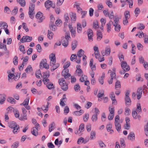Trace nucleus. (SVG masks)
<instances>
[{
    "label": "nucleus",
    "mask_w": 148,
    "mask_h": 148,
    "mask_svg": "<svg viewBox=\"0 0 148 148\" xmlns=\"http://www.w3.org/2000/svg\"><path fill=\"white\" fill-rule=\"evenodd\" d=\"M8 80L10 82H12V79H13L15 76V75L13 73H10L8 75Z\"/></svg>",
    "instance_id": "31"
},
{
    "label": "nucleus",
    "mask_w": 148,
    "mask_h": 148,
    "mask_svg": "<svg viewBox=\"0 0 148 148\" xmlns=\"http://www.w3.org/2000/svg\"><path fill=\"white\" fill-rule=\"evenodd\" d=\"M35 75L36 77L38 78H40L42 77L41 72L40 70H39L36 72Z\"/></svg>",
    "instance_id": "43"
},
{
    "label": "nucleus",
    "mask_w": 148,
    "mask_h": 148,
    "mask_svg": "<svg viewBox=\"0 0 148 148\" xmlns=\"http://www.w3.org/2000/svg\"><path fill=\"white\" fill-rule=\"evenodd\" d=\"M114 124L116 129L118 132H119L121 129V125L119 122H114Z\"/></svg>",
    "instance_id": "20"
},
{
    "label": "nucleus",
    "mask_w": 148,
    "mask_h": 148,
    "mask_svg": "<svg viewBox=\"0 0 148 148\" xmlns=\"http://www.w3.org/2000/svg\"><path fill=\"white\" fill-rule=\"evenodd\" d=\"M77 44V42L76 41H74L72 42V49L74 50L76 47Z\"/></svg>",
    "instance_id": "36"
},
{
    "label": "nucleus",
    "mask_w": 148,
    "mask_h": 148,
    "mask_svg": "<svg viewBox=\"0 0 148 148\" xmlns=\"http://www.w3.org/2000/svg\"><path fill=\"white\" fill-rule=\"evenodd\" d=\"M105 77V74L103 73L101 76V77H99L98 80L99 83L101 85H102L103 84V79Z\"/></svg>",
    "instance_id": "24"
},
{
    "label": "nucleus",
    "mask_w": 148,
    "mask_h": 148,
    "mask_svg": "<svg viewBox=\"0 0 148 148\" xmlns=\"http://www.w3.org/2000/svg\"><path fill=\"white\" fill-rule=\"evenodd\" d=\"M19 49L23 53H25V47L23 45H21L20 46Z\"/></svg>",
    "instance_id": "63"
},
{
    "label": "nucleus",
    "mask_w": 148,
    "mask_h": 148,
    "mask_svg": "<svg viewBox=\"0 0 148 148\" xmlns=\"http://www.w3.org/2000/svg\"><path fill=\"white\" fill-rule=\"evenodd\" d=\"M94 50L95 51L94 54L96 58H98L100 56V53L99 51L98 48L96 46L94 47Z\"/></svg>",
    "instance_id": "12"
},
{
    "label": "nucleus",
    "mask_w": 148,
    "mask_h": 148,
    "mask_svg": "<svg viewBox=\"0 0 148 148\" xmlns=\"http://www.w3.org/2000/svg\"><path fill=\"white\" fill-rule=\"evenodd\" d=\"M137 46L139 50L140 51L142 50L143 46L140 43H138L137 44Z\"/></svg>",
    "instance_id": "62"
},
{
    "label": "nucleus",
    "mask_w": 148,
    "mask_h": 148,
    "mask_svg": "<svg viewBox=\"0 0 148 148\" xmlns=\"http://www.w3.org/2000/svg\"><path fill=\"white\" fill-rule=\"evenodd\" d=\"M143 37L144 38V42L145 43H148V35L146 34H143Z\"/></svg>",
    "instance_id": "60"
},
{
    "label": "nucleus",
    "mask_w": 148,
    "mask_h": 148,
    "mask_svg": "<svg viewBox=\"0 0 148 148\" xmlns=\"http://www.w3.org/2000/svg\"><path fill=\"white\" fill-rule=\"evenodd\" d=\"M121 66L123 69H126V71H128L130 70V68L129 66H127L126 62H121Z\"/></svg>",
    "instance_id": "10"
},
{
    "label": "nucleus",
    "mask_w": 148,
    "mask_h": 148,
    "mask_svg": "<svg viewBox=\"0 0 148 148\" xmlns=\"http://www.w3.org/2000/svg\"><path fill=\"white\" fill-rule=\"evenodd\" d=\"M128 139L131 140L133 141L134 140L135 134L133 132H131L127 137Z\"/></svg>",
    "instance_id": "21"
},
{
    "label": "nucleus",
    "mask_w": 148,
    "mask_h": 148,
    "mask_svg": "<svg viewBox=\"0 0 148 148\" xmlns=\"http://www.w3.org/2000/svg\"><path fill=\"white\" fill-rule=\"evenodd\" d=\"M35 5L33 4H31L29 7V11L28 12L32 13L34 9Z\"/></svg>",
    "instance_id": "41"
},
{
    "label": "nucleus",
    "mask_w": 148,
    "mask_h": 148,
    "mask_svg": "<svg viewBox=\"0 0 148 148\" xmlns=\"http://www.w3.org/2000/svg\"><path fill=\"white\" fill-rule=\"evenodd\" d=\"M74 89L76 92H78L80 90V87L79 84L76 85L74 86Z\"/></svg>",
    "instance_id": "61"
},
{
    "label": "nucleus",
    "mask_w": 148,
    "mask_h": 148,
    "mask_svg": "<svg viewBox=\"0 0 148 148\" xmlns=\"http://www.w3.org/2000/svg\"><path fill=\"white\" fill-rule=\"evenodd\" d=\"M64 18L65 21V22L64 23V24L66 23H68L70 21V18L68 14L66 13L64 14Z\"/></svg>",
    "instance_id": "32"
},
{
    "label": "nucleus",
    "mask_w": 148,
    "mask_h": 148,
    "mask_svg": "<svg viewBox=\"0 0 148 148\" xmlns=\"http://www.w3.org/2000/svg\"><path fill=\"white\" fill-rule=\"evenodd\" d=\"M0 104L1 105L4 103L6 99V95L5 94L0 95Z\"/></svg>",
    "instance_id": "17"
},
{
    "label": "nucleus",
    "mask_w": 148,
    "mask_h": 148,
    "mask_svg": "<svg viewBox=\"0 0 148 148\" xmlns=\"http://www.w3.org/2000/svg\"><path fill=\"white\" fill-rule=\"evenodd\" d=\"M40 66H43V68H45L47 69H49V66L47 63V60L46 59H42L40 63Z\"/></svg>",
    "instance_id": "6"
},
{
    "label": "nucleus",
    "mask_w": 148,
    "mask_h": 148,
    "mask_svg": "<svg viewBox=\"0 0 148 148\" xmlns=\"http://www.w3.org/2000/svg\"><path fill=\"white\" fill-rule=\"evenodd\" d=\"M113 26H115L114 29L115 31L118 32L120 31L121 28V26L120 25L118 24Z\"/></svg>",
    "instance_id": "59"
},
{
    "label": "nucleus",
    "mask_w": 148,
    "mask_h": 148,
    "mask_svg": "<svg viewBox=\"0 0 148 148\" xmlns=\"http://www.w3.org/2000/svg\"><path fill=\"white\" fill-rule=\"evenodd\" d=\"M51 66H52L51 68V71H53L59 66V64L58 63L56 64L55 63V64H52Z\"/></svg>",
    "instance_id": "37"
},
{
    "label": "nucleus",
    "mask_w": 148,
    "mask_h": 148,
    "mask_svg": "<svg viewBox=\"0 0 148 148\" xmlns=\"http://www.w3.org/2000/svg\"><path fill=\"white\" fill-rule=\"evenodd\" d=\"M98 143L100 147L101 148H105V147L106 145L101 140L99 141H98Z\"/></svg>",
    "instance_id": "46"
},
{
    "label": "nucleus",
    "mask_w": 148,
    "mask_h": 148,
    "mask_svg": "<svg viewBox=\"0 0 148 148\" xmlns=\"http://www.w3.org/2000/svg\"><path fill=\"white\" fill-rule=\"evenodd\" d=\"M18 12V9L17 7H14V9H13L11 12V14L13 15H15Z\"/></svg>",
    "instance_id": "49"
},
{
    "label": "nucleus",
    "mask_w": 148,
    "mask_h": 148,
    "mask_svg": "<svg viewBox=\"0 0 148 148\" xmlns=\"http://www.w3.org/2000/svg\"><path fill=\"white\" fill-rule=\"evenodd\" d=\"M121 85L120 82L119 81H117L116 83L115 84V88L116 89L117 88H121Z\"/></svg>",
    "instance_id": "51"
},
{
    "label": "nucleus",
    "mask_w": 148,
    "mask_h": 148,
    "mask_svg": "<svg viewBox=\"0 0 148 148\" xmlns=\"http://www.w3.org/2000/svg\"><path fill=\"white\" fill-rule=\"evenodd\" d=\"M84 125L83 123L81 124L79 126V130L80 132H82L84 131Z\"/></svg>",
    "instance_id": "50"
},
{
    "label": "nucleus",
    "mask_w": 148,
    "mask_h": 148,
    "mask_svg": "<svg viewBox=\"0 0 148 148\" xmlns=\"http://www.w3.org/2000/svg\"><path fill=\"white\" fill-rule=\"evenodd\" d=\"M97 40L98 41H99L102 38V33L99 31H97Z\"/></svg>",
    "instance_id": "22"
},
{
    "label": "nucleus",
    "mask_w": 148,
    "mask_h": 148,
    "mask_svg": "<svg viewBox=\"0 0 148 148\" xmlns=\"http://www.w3.org/2000/svg\"><path fill=\"white\" fill-rule=\"evenodd\" d=\"M8 126L9 127L12 128H14L17 126L16 123L14 122L9 123Z\"/></svg>",
    "instance_id": "44"
},
{
    "label": "nucleus",
    "mask_w": 148,
    "mask_h": 148,
    "mask_svg": "<svg viewBox=\"0 0 148 148\" xmlns=\"http://www.w3.org/2000/svg\"><path fill=\"white\" fill-rule=\"evenodd\" d=\"M32 40V38L31 36H23L20 40L21 42L24 43L25 42H29Z\"/></svg>",
    "instance_id": "4"
},
{
    "label": "nucleus",
    "mask_w": 148,
    "mask_h": 148,
    "mask_svg": "<svg viewBox=\"0 0 148 148\" xmlns=\"http://www.w3.org/2000/svg\"><path fill=\"white\" fill-rule=\"evenodd\" d=\"M25 0H19V3L22 7H24L25 5Z\"/></svg>",
    "instance_id": "56"
},
{
    "label": "nucleus",
    "mask_w": 148,
    "mask_h": 148,
    "mask_svg": "<svg viewBox=\"0 0 148 148\" xmlns=\"http://www.w3.org/2000/svg\"><path fill=\"white\" fill-rule=\"evenodd\" d=\"M75 72L77 74L78 76H81L83 75V71L81 69H77Z\"/></svg>",
    "instance_id": "40"
},
{
    "label": "nucleus",
    "mask_w": 148,
    "mask_h": 148,
    "mask_svg": "<svg viewBox=\"0 0 148 148\" xmlns=\"http://www.w3.org/2000/svg\"><path fill=\"white\" fill-rule=\"evenodd\" d=\"M29 98H26L24 101L22 103H21L20 105L21 106L23 105L25 107L26 106H27L28 104L29 101Z\"/></svg>",
    "instance_id": "34"
},
{
    "label": "nucleus",
    "mask_w": 148,
    "mask_h": 148,
    "mask_svg": "<svg viewBox=\"0 0 148 148\" xmlns=\"http://www.w3.org/2000/svg\"><path fill=\"white\" fill-rule=\"evenodd\" d=\"M38 130L34 129V128H33L31 130V132L32 134L35 136H37L38 135Z\"/></svg>",
    "instance_id": "33"
},
{
    "label": "nucleus",
    "mask_w": 148,
    "mask_h": 148,
    "mask_svg": "<svg viewBox=\"0 0 148 148\" xmlns=\"http://www.w3.org/2000/svg\"><path fill=\"white\" fill-rule=\"evenodd\" d=\"M4 12L7 14H9L11 12V10L8 7L5 6L4 8Z\"/></svg>",
    "instance_id": "57"
},
{
    "label": "nucleus",
    "mask_w": 148,
    "mask_h": 148,
    "mask_svg": "<svg viewBox=\"0 0 148 148\" xmlns=\"http://www.w3.org/2000/svg\"><path fill=\"white\" fill-rule=\"evenodd\" d=\"M44 84L46 85L47 87L49 89H51L54 88L53 84L49 82H46Z\"/></svg>",
    "instance_id": "23"
},
{
    "label": "nucleus",
    "mask_w": 148,
    "mask_h": 148,
    "mask_svg": "<svg viewBox=\"0 0 148 148\" xmlns=\"http://www.w3.org/2000/svg\"><path fill=\"white\" fill-rule=\"evenodd\" d=\"M70 16L71 18V20L72 22H74L76 19V14L75 13L71 12L70 14Z\"/></svg>",
    "instance_id": "19"
},
{
    "label": "nucleus",
    "mask_w": 148,
    "mask_h": 148,
    "mask_svg": "<svg viewBox=\"0 0 148 148\" xmlns=\"http://www.w3.org/2000/svg\"><path fill=\"white\" fill-rule=\"evenodd\" d=\"M50 60V65L55 64L56 63V58L55 55L54 54L51 53L49 56Z\"/></svg>",
    "instance_id": "5"
},
{
    "label": "nucleus",
    "mask_w": 148,
    "mask_h": 148,
    "mask_svg": "<svg viewBox=\"0 0 148 148\" xmlns=\"http://www.w3.org/2000/svg\"><path fill=\"white\" fill-rule=\"evenodd\" d=\"M50 104L49 102H47V105L46 106L43 105V106L41 108H38L37 110H42L43 111L46 110L47 111L48 110V105Z\"/></svg>",
    "instance_id": "15"
},
{
    "label": "nucleus",
    "mask_w": 148,
    "mask_h": 148,
    "mask_svg": "<svg viewBox=\"0 0 148 148\" xmlns=\"http://www.w3.org/2000/svg\"><path fill=\"white\" fill-rule=\"evenodd\" d=\"M110 113L109 114L108 117V119L109 120H112L114 117V112H110Z\"/></svg>",
    "instance_id": "39"
},
{
    "label": "nucleus",
    "mask_w": 148,
    "mask_h": 148,
    "mask_svg": "<svg viewBox=\"0 0 148 148\" xmlns=\"http://www.w3.org/2000/svg\"><path fill=\"white\" fill-rule=\"evenodd\" d=\"M40 66H43V68H45L47 69H49V66L47 63V60L46 59H42L40 63Z\"/></svg>",
    "instance_id": "7"
},
{
    "label": "nucleus",
    "mask_w": 148,
    "mask_h": 148,
    "mask_svg": "<svg viewBox=\"0 0 148 148\" xmlns=\"http://www.w3.org/2000/svg\"><path fill=\"white\" fill-rule=\"evenodd\" d=\"M50 29L53 31H55L57 29V27L53 23H50Z\"/></svg>",
    "instance_id": "42"
},
{
    "label": "nucleus",
    "mask_w": 148,
    "mask_h": 148,
    "mask_svg": "<svg viewBox=\"0 0 148 148\" xmlns=\"http://www.w3.org/2000/svg\"><path fill=\"white\" fill-rule=\"evenodd\" d=\"M130 91L127 90L126 91L125 97V104L126 106H130L131 103V101L129 97Z\"/></svg>",
    "instance_id": "2"
},
{
    "label": "nucleus",
    "mask_w": 148,
    "mask_h": 148,
    "mask_svg": "<svg viewBox=\"0 0 148 148\" xmlns=\"http://www.w3.org/2000/svg\"><path fill=\"white\" fill-rule=\"evenodd\" d=\"M110 53V47L106 48L105 50V53L104 55H107L108 56L109 55Z\"/></svg>",
    "instance_id": "53"
},
{
    "label": "nucleus",
    "mask_w": 148,
    "mask_h": 148,
    "mask_svg": "<svg viewBox=\"0 0 148 148\" xmlns=\"http://www.w3.org/2000/svg\"><path fill=\"white\" fill-rule=\"evenodd\" d=\"M31 70H32V68L31 65H29L25 69V71L26 73H29L31 71Z\"/></svg>",
    "instance_id": "64"
},
{
    "label": "nucleus",
    "mask_w": 148,
    "mask_h": 148,
    "mask_svg": "<svg viewBox=\"0 0 148 148\" xmlns=\"http://www.w3.org/2000/svg\"><path fill=\"white\" fill-rule=\"evenodd\" d=\"M77 32L79 33H81L82 30L81 24L78 23H77Z\"/></svg>",
    "instance_id": "29"
},
{
    "label": "nucleus",
    "mask_w": 148,
    "mask_h": 148,
    "mask_svg": "<svg viewBox=\"0 0 148 148\" xmlns=\"http://www.w3.org/2000/svg\"><path fill=\"white\" fill-rule=\"evenodd\" d=\"M84 51L82 49H80L77 53V56L79 58H81L84 54Z\"/></svg>",
    "instance_id": "28"
},
{
    "label": "nucleus",
    "mask_w": 148,
    "mask_h": 148,
    "mask_svg": "<svg viewBox=\"0 0 148 148\" xmlns=\"http://www.w3.org/2000/svg\"><path fill=\"white\" fill-rule=\"evenodd\" d=\"M23 114L21 115V116L19 117V120L21 121H25L27 119V114L26 112H23Z\"/></svg>",
    "instance_id": "14"
},
{
    "label": "nucleus",
    "mask_w": 148,
    "mask_h": 148,
    "mask_svg": "<svg viewBox=\"0 0 148 148\" xmlns=\"http://www.w3.org/2000/svg\"><path fill=\"white\" fill-rule=\"evenodd\" d=\"M7 100L8 102L12 103H15L16 101L12 97H8L7 99Z\"/></svg>",
    "instance_id": "26"
},
{
    "label": "nucleus",
    "mask_w": 148,
    "mask_h": 148,
    "mask_svg": "<svg viewBox=\"0 0 148 148\" xmlns=\"http://www.w3.org/2000/svg\"><path fill=\"white\" fill-rule=\"evenodd\" d=\"M125 18L129 19L130 17V12L128 11H125L124 13Z\"/></svg>",
    "instance_id": "35"
},
{
    "label": "nucleus",
    "mask_w": 148,
    "mask_h": 148,
    "mask_svg": "<svg viewBox=\"0 0 148 148\" xmlns=\"http://www.w3.org/2000/svg\"><path fill=\"white\" fill-rule=\"evenodd\" d=\"M87 35L88 36V40L92 41L93 40L92 37L93 36V32L91 29H89L87 31Z\"/></svg>",
    "instance_id": "8"
},
{
    "label": "nucleus",
    "mask_w": 148,
    "mask_h": 148,
    "mask_svg": "<svg viewBox=\"0 0 148 148\" xmlns=\"http://www.w3.org/2000/svg\"><path fill=\"white\" fill-rule=\"evenodd\" d=\"M89 115L88 114H86L84 116L83 119L84 122H86L88 119Z\"/></svg>",
    "instance_id": "52"
},
{
    "label": "nucleus",
    "mask_w": 148,
    "mask_h": 148,
    "mask_svg": "<svg viewBox=\"0 0 148 148\" xmlns=\"http://www.w3.org/2000/svg\"><path fill=\"white\" fill-rule=\"evenodd\" d=\"M53 33L51 32L50 30H48V31L47 37L50 40L52 39L53 38Z\"/></svg>",
    "instance_id": "30"
},
{
    "label": "nucleus",
    "mask_w": 148,
    "mask_h": 148,
    "mask_svg": "<svg viewBox=\"0 0 148 148\" xmlns=\"http://www.w3.org/2000/svg\"><path fill=\"white\" fill-rule=\"evenodd\" d=\"M113 23V22L112 21H110L109 23L107 24V32H109L111 29V25Z\"/></svg>",
    "instance_id": "25"
},
{
    "label": "nucleus",
    "mask_w": 148,
    "mask_h": 148,
    "mask_svg": "<svg viewBox=\"0 0 148 148\" xmlns=\"http://www.w3.org/2000/svg\"><path fill=\"white\" fill-rule=\"evenodd\" d=\"M55 124L54 122H52L49 125V131L51 132L55 128Z\"/></svg>",
    "instance_id": "27"
},
{
    "label": "nucleus",
    "mask_w": 148,
    "mask_h": 148,
    "mask_svg": "<svg viewBox=\"0 0 148 148\" xmlns=\"http://www.w3.org/2000/svg\"><path fill=\"white\" fill-rule=\"evenodd\" d=\"M69 70L68 69H64L63 70L62 72V75L64 77V78L67 80H68L70 79L71 75L69 73Z\"/></svg>",
    "instance_id": "3"
},
{
    "label": "nucleus",
    "mask_w": 148,
    "mask_h": 148,
    "mask_svg": "<svg viewBox=\"0 0 148 148\" xmlns=\"http://www.w3.org/2000/svg\"><path fill=\"white\" fill-rule=\"evenodd\" d=\"M36 49L38 52H40L42 51V49L40 44H38L36 46Z\"/></svg>",
    "instance_id": "58"
},
{
    "label": "nucleus",
    "mask_w": 148,
    "mask_h": 148,
    "mask_svg": "<svg viewBox=\"0 0 148 148\" xmlns=\"http://www.w3.org/2000/svg\"><path fill=\"white\" fill-rule=\"evenodd\" d=\"M120 142L121 147L125 148V144L124 139L123 138H121L120 139Z\"/></svg>",
    "instance_id": "47"
},
{
    "label": "nucleus",
    "mask_w": 148,
    "mask_h": 148,
    "mask_svg": "<svg viewBox=\"0 0 148 148\" xmlns=\"http://www.w3.org/2000/svg\"><path fill=\"white\" fill-rule=\"evenodd\" d=\"M70 65V62L68 61L66 62L63 66V68L64 69H66V68H68Z\"/></svg>",
    "instance_id": "54"
},
{
    "label": "nucleus",
    "mask_w": 148,
    "mask_h": 148,
    "mask_svg": "<svg viewBox=\"0 0 148 148\" xmlns=\"http://www.w3.org/2000/svg\"><path fill=\"white\" fill-rule=\"evenodd\" d=\"M93 27L95 29H97L99 28L98 22L97 21H94L93 23Z\"/></svg>",
    "instance_id": "45"
},
{
    "label": "nucleus",
    "mask_w": 148,
    "mask_h": 148,
    "mask_svg": "<svg viewBox=\"0 0 148 148\" xmlns=\"http://www.w3.org/2000/svg\"><path fill=\"white\" fill-rule=\"evenodd\" d=\"M99 114V112H97L95 114H93L91 118L92 120L93 121H96L97 119V115Z\"/></svg>",
    "instance_id": "38"
},
{
    "label": "nucleus",
    "mask_w": 148,
    "mask_h": 148,
    "mask_svg": "<svg viewBox=\"0 0 148 148\" xmlns=\"http://www.w3.org/2000/svg\"><path fill=\"white\" fill-rule=\"evenodd\" d=\"M49 77V75L48 74H44V75L43 76L42 79L44 83H45L46 82H49V80L48 79Z\"/></svg>",
    "instance_id": "18"
},
{
    "label": "nucleus",
    "mask_w": 148,
    "mask_h": 148,
    "mask_svg": "<svg viewBox=\"0 0 148 148\" xmlns=\"http://www.w3.org/2000/svg\"><path fill=\"white\" fill-rule=\"evenodd\" d=\"M142 89L141 88H138L137 90V98L138 99H139L142 95Z\"/></svg>",
    "instance_id": "16"
},
{
    "label": "nucleus",
    "mask_w": 148,
    "mask_h": 148,
    "mask_svg": "<svg viewBox=\"0 0 148 148\" xmlns=\"http://www.w3.org/2000/svg\"><path fill=\"white\" fill-rule=\"evenodd\" d=\"M58 82L62 90L64 91H66L68 89V84H66L64 78H62L59 79Z\"/></svg>",
    "instance_id": "1"
},
{
    "label": "nucleus",
    "mask_w": 148,
    "mask_h": 148,
    "mask_svg": "<svg viewBox=\"0 0 148 148\" xmlns=\"http://www.w3.org/2000/svg\"><path fill=\"white\" fill-rule=\"evenodd\" d=\"M61 42L62 45L65 47H67L69 44V40L66 39L64 37L62 38Z\"/></svg>",
    "instance_id": "11"
},
{
    "label": "nucleus",
    "mask_w": 148,
    "mask_h": 148,
    "mask_svg": "<svg viewBox=\"0 0 148 148\" xmlns=\"http://www.w3.org/2000/svg\"><path fill=\"white\" fill-rule=\"evenodd\" d=\"M45 7L47 9L51 7L54 8L55 6L54 4H53L51 1L48 0L46 1L45 3Z\"/></svg>",
    "instance_id": "9"
},
{
    "label": "nucleus",
    "mask_w": 148,
    "mask_h": 148,
    "mask_svg": "<svg viewBox=\"0 0 148 148\" xmlns=\"http://www.w3.org/2000/svg\"><path fill=\"white\" fill-rule=\"evenodd\" d=\"M95 137V132L94 131H92L90 134V139L91 140L94 139Z\"/></svg>",
    "instance_id": "48"
},
{
    "label": "nucleus",
    "mask_w": 148,
    "mask_h": 148,
    "mask_svg": "<svg viewBox=\"0 0 148 148\" xmlns=\"http://www.w3.org/2000/svg\"><path fill=\"white\" fill-rule=\"evenodd\" d=\"M62 23V21L60 19H58L55 22V24L57 26H59Z\"/></svg>",
    "instance_id": "55"
},
{
    "label": "nucleus",
    "mask_w": 148,
    "mask_h": 148,
    "mask_svg": "<svg viewBox=\"0 0 148 148\" xmlns=\"http://www.w3.org/2000/svg\"><path fill=\"white\" fill-rule=\"evenodd\" d=\"M132 112V115L133 118L135 119H139L140 117L139 112Z\"/></svg>",
    "instance_id": "13"
}]
</instances>
